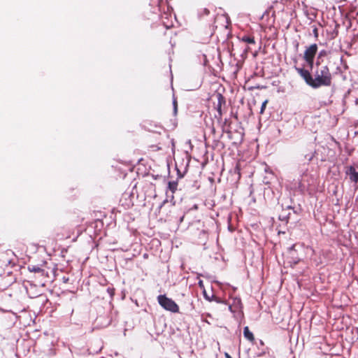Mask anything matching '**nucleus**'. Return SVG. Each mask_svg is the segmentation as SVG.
<instances>
[{"label": "nucleus", "instance_id": "1", "mask_svg": "<svg viewBox=\"0 0 358 358\" xmlns=\"http://www.w3.org/2000/svg\"><path fill=\"white\" fill-rule=\"evenodd\" d=\"M317 68L313 76V88L317 89L322 86H330L331 85V73L327 66H319L317 63Z\"/></svg>", "mask_w": 358, "mask_h": 358}, {"label": "nucleus", "instance_id": "2", "mask_svg": "<svg viewBox=\"0 0 358 358\" xmlns=\"http://www.w3.org/2000/svg\"><path fill=\"white\" fill-rule=\"evenodd\" d=\"M157 301L159 305L166 310L172 313H178L179 311V307L176 302L171 299L166 297V295H159Z\"/></svg>", "mask_w": 358, "mask_h": 358}, {"label": "nucleus", "instance_id": "3", "mask_svg": "<svg viewBox=\"0 0 358 358\" xmlns=\"http://www.w3.org/2000/svg\"><path fill=\"white\" fill-rule=\"evenodd\" d=\"M317 52V45L314 43L307 47L304 52L303 59L312 69L313 66L314 58Z\"/></svg>", "mask_w": 358, "mask_h": 358}, {"label": "nucleus", "instance_id": "4", "mask_svg": "<svg viewBox=\"0 0 358 358\" xmlns=\"http://www.w3.org/2000/svg\"><path fill=\"white\" fill-rule=\"evenodd\" d=\"M295 69L297 73L303 78L306 83L313 87V76L310 74L309 71L299 67H296Z\"/></svg>", "mask_w": 358, "mask_h": 358}, {"label": "nucleus", "instance_id": "5", "mask_svg": "<svg viewBox=\"0 0 358 358\" xmlns=\"http://www.w3.org/2000/svg\"><path fill=\"white\" fill-rule=\"evenodd\" d=\"M346 174L349 176L350 180L357 183L358 182V171L354 166H350L346 170Z\"/></svg>", "mask_w": 358, "mask_h": 358}, {"label": "nucleus", "instance_id": "6", "mask_svg": "<svg viewBox=\"0 0 358 358\" xmlns=\"http://www.w3.org/2000/svg\"><path fill=\"white\" fill-rule=\"evenodd\" d=\"M177 187H178V182L177 181H170V182H169V183H168V189L171 192V194L169 195L168 190L166 192V194L167 197H170L171 198V201H172V200H173V198H174L173 197V194L177 190Z\"/></svg>", "mask_w": 358, "mask_h": 358}, {"label": "nucleus", "instance_id": "7", "mask_svg": "<svg viewBox=\"0 0 358 358\" xmlns=\"http://www.w3.org/2000/svg\"><path fill=\"white\" fill-rule=\"evenodd\" d=\"M243 335L244 337L250 341H253L255 340V337L253 334L250 331L248 327H245L243 329Z\"/></svg>", "mask_w": 358, "mask_h": 358}, {"label": "nucleus", "instance_id": "8", "mask_svg": "<svg viewBox=\"0 0 358 358\" xmlns=\"http://www.w3.org/2000/svg\"><path fill=\"white\" fill-rule=\"evenodd\" d=\"M241 41L250 44H254L255 43L254 37L249 36H243Z\"/></svg>", "mask_w": 358, "mask_h": 358}, {"label": "nucleus", "instance_id": "9", "mask_svg": "<svg viewBox=\"0 0 358 358\" xmlns=\"http://www.w3.org/2000/svg\"><path fill=\"white\" fill-rule=\"evenodd\" d=\"M217 98H218L217 110H218V111L220 113V110H221V104H222V102H223V101H224V97L222 96V94H217Z\"/></svg>", "mask_w": 358, "mask_h": 358}, {"label": "nucleus", "instance_id": "10", "mask_svg": "<svg viewBox=\"0 0 358 358\" xmlns=\"http://www.w3.org/2000/svg\"><path fill=\"white\" fill-rule=\"evenodd\" d=\"M267 100L264 101L262 104V106H261V109H260V113L262 114L266 108V104H267Z\"/></svg>", "mask_w": 358, "mask_h": 358}, {"label": "nucleus", "instance_id": "11", "mask_svg": "<svg viewBox=\"0 0 358 358\" xmlns=\"http://www.w3.org/2000/svg\"><path fill=\"white\" fill-rule=\"evenodd\" d=\"M173 111H174V113L176 114V113H177V101H176V99L173 100Z\"/></svg>", "mask_w": 358, "mask_h": 358}, {"label": "nucleus", "instance_id": "12", "mask_svg": "<svg viewBox=\"0 0 358 358\" xmlns=\"http://www.w3.org/2000/svg\"><path fill=\"white\" fill-rule=\"evenodd\" d=\"M279 219L281 220H287V217H284L282 215H280L279 216Z\"/></svg>", "mask_w": 358, "mask_h": 358}, {"label": "nucleus", "instance_id": "13", "mask_svg": "<svg viewBox=\"0 0 358 358\" xmlns=\"http://www.w3.org/2000/svg\"><path fill=\"white\" fill-rule=\"evenodd\" d=\"M313 32H314L315 36L317 37L318 34H317V29L316 28L314 29Z\"/></svg>", "mask_w": 358, "mask_h": 358}, {"label": "nucleus", "instance_id": "14", "mask_svg": "<svg viewBox=\"0 0 358 358\" xmlns=\"http://www.w3.org/2000/svg\"><path fill=\"white\" fill-rule=\"evenodd\" d=\"M225 357L226 358H232L228 353H225Z\"/></svg>", "mask_w": 358, "mask_h": 358}, {"label": "nucleus", "instance_id": "15", "mask_svg": "<svg viewBox=\"0 0 358 358\" xmlns=\"http://www.w3.org/2000/svg\"><path fill=\"white\" fill-rule=\"evenodd\" d=\"M206 299H207L208 301H211L210 299H209L206 294H205Z\"/></svg>", "mask_w": 358, "mask_h": 358}, {"label": "nucleus", "instance_id": "16", "mask_svg": "<svg viewBox=\"0 0 358 358\" xmlns=\"http://www.w3.org/2000/svg\"><path fill=\"white\" fill-rule=\"evenodd\" d=\"M322 55H324L323 51H322V52H320V56H322Z\"/></svg>", "mask_w": 358, "mask_h": 358}, {"label": "nucleus", "instance_id": "17", "mask_svg": "<svg viewBox=\"0 0 358 358\" xmlns=\"http://www.w3.org/2000/svg\"><path fill=\"white\" fill-rule=\"evenodd\" d=\"M312 157H312V156H310V157H309L308 160H311V159H312Z\"/></svg>", "mask_w": 358, "mask_h": 358}, {"label": "nucleus", "instance_id": "18", "mask_svg": "<svg viewBox=\"0 0 358 358\" xmlns=\"http://www.w3.org/2000/svg\"><path fill=\"white\" fill-rule=\"evenodd\" d=\"M357 331V336H358V328L356 329Z\"/></svg>", "mask_w": 358, "mask_h": 358}]
</instances>
